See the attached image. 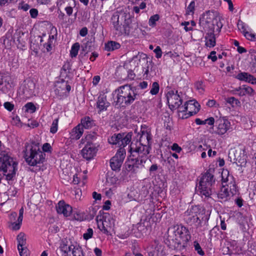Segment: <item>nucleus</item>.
<instances>
[{
	"mask_svg": "<svg viewBox=\"0 0 256 256\" xmlns=\"http://www.w3.org/2000/svg\"><path fill=\"white\" fill-rule=\"evenodd\" d=\"M208 170L202 174L198 186V192L202 198L208 200L211 198L212 186L215 183L214 175Z\"/></svg>",
	"mask_w": 256,
	"mask_h": 256,
	"instance_id": "nucleus-8",
	"label": "nucleus"
},
{
	"mask_svg": "<svg viewBox=\"0 0 256 256\" xmlns=\"http://www.w3.org/2000/svg\"><path fill=\"white\" fill-rule=\"evenodd\" d=\"M246 39L251 41H256V34L246 32L244 34Z\"/></svg>",
	"mask_w": 256,
	"mask_h": 256,
	"instance_id": "nucleus-47",
	"label": "nucleus"
},
{
	"mask_svg": "<svg viewBox=\"0 0 256 256\" xmlns=\"http://www.w3.org/2000/svg\"><path fill=\"white\" fill-rule=\"evenodd\" d=\"M64 10L68 16H70L72 14L73 8L72 6H66Z\"/></svg>",
	"mask_w": 256,
	"mask_h": 256,
	"instance_id": "nucleus-64",
	"label": "nucleus"
},
{
	"mask_svg": "<svg viewBox=\"0 0 256 256\" xmlns=\"http://www.w3.org/2000/svg\"><path fill=\"white\" fill-rule=\"evenodd\" d=\"M110 106V103L107 100L106 96L104 94H100L97 98L96 104V108L97 110L98 114H100L102 112L107 110Z\"/></svg>",
	"mask_w": 256,
	"mask_h": 256,
	"instance_id": "nucleus-19",
	"label": "nucleus"
},
{
	"mask_svg": "<svg viewBox=\"0 0 256 256\" xmlns=\"http://www.w3.org/2000/svg\"><path fill=\"white\" fill-rule=\"evenodd\" d=\"M22 220H20L18 218L16 222H12V229L14 230H18L20 228Z\"/></svg>",
	"mask_w": 256,
	"mask_h": 256,
	"instance_id": "nucleus-44",
	"label": "nucleus"
},
{
	"mask_svg": "<svg viewBox=\"0 0 256 256\" xmlns=\"http://www.w3.org/2000/svg\"><path fill=\"white\" fill-rule=\"evenodd\" d=\"M226 101L227 103L231 104L232 106H234V104L235 105H238L240 103V101L234 96L228 98L226 99Z\"/></svg>",
	"mask_w": 256,
	"mask_h": 256,
	"instance_id": "nucleus-46",
	"label": "nucleus"
},
{
	"mask_svg": "<svg viewBox=\"0 0 256 256\" xmlns=\"http://www.w3.org/2000/svg\"><path fill=\"white\" fill-rule=\"evenodd\" d=\"M57 34V29L55 26H53L50 29V34L48 41L52 42L53 40L56 38Z\"/></svg>",
	"mask_w": 256,
	"mask_h": 256,
	"instance_id": "nucleus-37",
	"label": "nucleus"
},
{
	"mask_svg": "<svg viewBox=\"0 0 256 256\" xmlns=\"http://www.w3.org/2000/svg\"><path fill=\"white\" fill-rule=\"evenodd\" d=\"M171 150L176 153H180L182 150V148L180 146L176 143H174L172 144V145L171 146Z\"/></svg>",
	"mask_w": 256,
	"mask_h": 256,
	"instance_id": "nucleus-51",
	"label": "nucleus"
},
{
	"mask_svg": "<svg viewBox=\"0 0 256 256\" xmlns=\"http://www.w3.org/2000/svg\"><path fill=\"white\" fill-rule=\"evenodd\" d=\"M24 107L25 108V110L28 112H30L31 113H33V112H35L36 110V106L32 102H29L26 103L24 105Z\"/></svg>",
	"mask_w": 256,
	"mask_h": 256,
	"instance_id": "nucleus-39",
	"label": "nucleus"
},
{
	"mask_svg": "<svg viewBox=\"0 0 256 256\" xmlns=\"http://www.w3.org/2000/svg\"><path fill=\"white\" fill-rule=\"evenodd\" d=\"M74 249L72 252V256H85V254L82 247L74 248Z\"/></svg>",
	"mask_w": 256,
	"mask_h": 256,
	"instance_id": "nucleus-41",
	"label": "nucleus"
},
{
	"mask_svg": "<svg viewBox=\"0 0 256 256\" xmlns=\"http://www.w3.org/2000/svg\"><path fill=\"white\" fill-rule=\"evenodd\" d=\"M208 58L210 59L213 62H216L218 60V57L216 56V52L214 50L212 51L210 55L208 56Z\"/></svg>",
	"mask_w": 256,
	"mask_h": 256,
	"instance_id": "nucleus-54",
	"label": "nucleus"
},
{
	"mask_svg": "<svg viewBox=\"0 0 256 256\" xmlns=\"http://www.w3.org/2000/svg\"><path fill=\"white\" fill-rule=\"evenodd\" d=\"M4 106L9 112H12L14 108V104L8 102H5L4 104Z\"/></svg>",
	"mask_w": 256,
	"mask_h": 256,
	"instance_id": "nucleus-52",
	"label": "nucleus"
},
{
	"mask_svg": "<svg viewBox=\"0 0 256 256\" xmlns=\"http://www.w3.org/2000/svg\"><path fill=\"white\" fill-rule=\"evenodd\" d=\"M104 47L106 50L111 52L119 49L120 48V44L116 41L110 40L105 44Z\"/></svg>",
	"mask_w": 256,
	"mask_h": 256,
	"instance_id": "nucleus-31",
	"label": "nucleus"
},
{
	"mask_svg": "<svg viewBox=\"0 0 256 256\" xmlns=\"http://www.w3.org/2000/svg\"><path fill=\"white\" fill-rule=\"evenodd\" d=\"M81 247L79 245H74L71 243L68 244V241H62L60 244V250L62 254V256H69V253L74 250V248Z\"/></svg>",
	"mask_w": 256,
	"mask_h": 256,
	"instance_id": "nucleus-23",
	"label": "nucleus"
},
{
	"mask_svg": "<svg viewBox=\"0 0 256 256\" xmlns=\"http://www.w3.org/2000/svg\"><path fill=\"white\" fill-rule=\"evenodd\" d=\"M98 217L97 218V219ZM98 226L100 230L104 234L106 235L110 234V232L114 226V220L108 213H104L102 218L100 219V221L102 222L100 224L98 220Z\"/></svg>",
	"mask_w": 256,
	"mask_h": 256,
	"instance_id": "nucleus-15",
	"label": "nucleus"
},
{
	"mask_svg": "<svg viewBox=\"0 0 256 256\" xmlns=\"http://www.w3.org/2000/svg\"><path fill=\"white\" fill-rule=\"evenodd\" d=\"M94 231L92 228H88L87 229L86 232L84 234L83 238L86 240H88L91 238L93 236Z\"/></svg>",
	"mask_w": 256,
	"mask_h": 256,
	"instance_id": "nucleus-45",
	"label": "nucleus"
},
{
	"mask_svg": "<svg viewBox=\"0 0 256 256\" xmlns=\"http://www.w3.org/2000/svg\"><path fill=\"white\" fill-rule=\"evenodd\" d=\"M213 12L210 10L206 11L203 14V18L206 20V22L209 23L212 20V16H213Z\"/></svg>",
	"mask_w": 256,
	"mask_h": 256,
	"instance_id": "nucleus-48",
	"label": "nucleus"
},
{
	"mask_svg": "<svg viewBox=\"0 0 256 256\" xmlns=\"http://www.w3.org/2000/svg\"><path fill=\"white\" fill-rule=\"evenodd\" d=\"M222 187L218 194L220 202H222L228 200L230 196L236 193V185L232 175L229 174L227 170H223L222 173Z\"/></svg>",
	"mask_w": 256,
	"mask_h": 256,
	"instance_id": "nucleus-7",
	"label": "nucleus"
},
{
	"mask_svg": "<svg viewBox=\"0 0 256 256\" xmlns=\"http://www.w3.org/2000/svg\"><path fill=\"white\" fill-rule=\"evenodd\" d=\"M205 46L206 48H214L216 44V35L214 32H210L206 34L204 37Z\"/></svg>",
	"mask_w": 256,
	"mask_h": 256,
	"instance_id": "nucleus-27",
	"label": "nucleus"
},
{
	"mask_svg": "<svg viewBox=\"0 0 256 256\" xmlns=\"http://www.w3.org/2000/svg\"><path fill=\"white\" fill-rule=\"evenodd\" d=\"M151 146L136 144L131 143L128 160L126 162V169L133 173L138 172L144 168V164L148 158Z\"/></svg>",
	"mask_w": 256,
	"mask_h": 256,
	"instance_id": "nucleus-2",
	"label": "nucleus"
},
{
	"mask_svg": "<svg viewBox=\"0 0 256 256\" xmlns=\"http://www.w3.org/2000/svg\"><path fill=\"white\" fill-rule=\"evenodd\" d=\"M158 169V166L157 164H152L149 168V172L150 174L155 172Z\"/></svg>",
	"mask_w": 256,
	"mask_h": 256,
	"instance_id": "nucleus-62",
	"label": "nucleus"
},
{
	"mask_svg": "<svg viewBox=\"0 0 256 256\" xmlns=\"http://www.w3.org/2000/svg\"><path fill=\"white\" fill-rule=\"evenodd\" d=\"M26 238L23 232H20L16 237L18 250L20 256H28V248L26 246Z\"/></svg>",
	"mask_w": 256,
	"mask_h": 256,
	"instance_id": "nucleus-20",
	"label": "nucleus"
},
{
	"mask_svg": "<svg viewBox=\"0 0 256 256\" xmlns=\"http://www.w3.org/2000/svg\"><path fill=\"white\" fill-rule=\"evenodd\" d=\"M206 124H208L210 126H214V118L213 117H210L205 120Z\"/></svg>",
	"mask_w": 256,
	"mask_h": 256,
	"instance_id": "nucleus-63",
	"label": "nucleus"
},
{
	"mask_svg": "<svg viewBox=\"0 0 256 256\" xmlns=\"http://www.w3.org/2000/svg\"><path fill=\"white\" fill-rule=\"evenodd\" d=\"M52 150V148L49 143L46 142L43 144L42 151L44 153V152H51Z\"/></svg>",
	"mask_w": 256,
	"mask_h": 256,
	"instance_id": "nucleus-49",
	"label": "nucleus"
},
{
	"mask_svg": "<svg viewBox=\"0 0 256 256\" xmlns=\"http://www.w3.org/2000/svg\"><path fill=\"white\" fill-rule=\"evenodd\" d=\"M216 133L222 136L225 134L230 127V122L226 118H220L216 121Z\"/></svg>",
	"mask_w": 256,
	"mask_h": 256,
	"instance_id": "nucleus-18",
	"label": "nucleus"
},
{
	"mask_svg": "<svg viewBox=\"0 0 256 256\" xmlns=\"http://www.w3.org/2000/svg\"><path fill=\"white\" fill-rule=\"evenodd\" d=\"M148 86V82L146 81H142L137 86H136L138 88H138H140L141 89H145Z\"/></svg>",
	"mask_w": 256,
	"mask_h": 256,
	"instance_id": "nucleus-56",
	"label": "nucleus"
},
{
	"mask_svg": "<svg viewBox=\"0 0 256 256\" xmlns=\"http://www.w3.org/2000/svg\"><path fill=\"white\" fill-rule=\"evenodd\" d=\"M24 36V33L20 32H16L14 35V40L16 42L18 46L20 48H23L25 46L26 42L22 38V36Z\"/></svg>",
	"mask_w": 256,
	"mask_h": 256,
	"instance_id": "nucleus-30",
	"label": "nucleus"
},
{
	"mask_svg": "<svg viewBox=\"0 0 256 256\" xmlns=\"http://www.w3.org/2000/svg\"><path fill=\"white\" fill-rule=\"evenodd\" d=\"M56 212L59 214H62L64 216H69L72 212V207L66 204L64 200H60L56 206Z\"/></svg>",
	"mask_w": 256,
	"mask_h": 256,
	"instance_id": "nucleus-21",
	"label": "nucleus"
},
{
	"mask_svg": "<svg viewBox=\"0 0 256 256\" xmlns=\"http://www.w3.org/2000/svg\"><path fill=\"white\" fill-rule=\"evenodd\" d=\"M194 87L199 92L203 94L204 92V85L202 81H198L194 84Z\"/></svg>",
	"mask_w": 256,
	"mask_h": 256,
	"instance_id": "nucleus-40",
	"label": "nucleus"
},
{
	"mask_svg": "<svg viewBox=\"0 0 256 256\" xmlns=\"http://www.w3.org/2000/svg\"><path fill=\"white\" fill-rule=\"evenodd\" d=\"M17 166L18 163L8 154L0 153V170L3 171L7 180H12L15 176Z\"/></svg>",
	"mask_w": 256,
	"mask_h": 256,
	"instance_id": "nucleus-9",
	"label": "nucleus"
},
{
	"mask_svg": "<svg viewBox=\"0 0 256 256\" xmlns=\"http://www.w3.org/2000/svg\"><path fill=\"white\" fill-rule=\"evenodd\" d=\"M94 138V135L90 134L81 140V142L86 144L80 151V154L86 160L90 161L94 159L98 150L96 144L91 142Z\"/></svg>",
	"mask_w": 256,
	"mask_h": 256,
	"instance_id": "nucleus-10",
	"label": "nucleus"
},
{
	"mask_svg": "<svg viewBox=\"0 0 256 256\" xmlns=\"http://www.w3.org/2000/svg\"><path fill=\"white\" fill-rule=\"evenodd\" d=\"M228 246L224 248V254L232 255V254H238L240 251V248L238 246V242L235 240H230L228 242Z\"/></svg>",
	"mask_w": 256,
	"mask_h": 256,
	"instance_id": "nucleus-22",
	"label": "nucleus"
},
{
	"mask_svg": "<svg viewBox=\"0 0 256 256\" xmlns=\"http://www.w3.org/2000/svg\"><path fill=\"white\" fill-rule=\"evenodd\" d=\"M126 156L124 148H118L115 155L110 160V166L111 169L116 172H120L122 166Z\"/></svg>",
	"mask_w": 256,
	"mask_h": 256,
	"instance_id": "nucleus-13",
	"label": "nucleus"
},
{
	"mask_svg": "<svg viewBox=\"0 0 256 256\" xmlns=\"http://www.w3.org/2000/svg\"><path fill=\"white\" fill-rule=\"evenodd\" d=\"M74 217L76 220L80 222L84 221L86 219L84 214L80 211L74 212Z\"/></svg>",
	"mask_w": 256,
	"mask_h": 256,
	"instance_id": "nucleus-38",
	"label": "nucleus"
},
{
	"mask_svg": "<svg viewBox=\"0 0 256 256\" xmlns=\"http://www.w3.org/2000/svg\"><path fill=\"white\" fill-rule=\"evenodd\" d=\"M237 26L238 29L243 33V34L245 32H247L246 26L244 22L242 20H238L237 23Z\"/></svg>",
	"mask_w": 256,
	"mask_h": 256,
	"instance_id": "nucleus-43",
	"label": "nucleus"
},
{
	"mask_svg": "<svg viewBox=\"0 0 256 256\" xmlns=\"http://www.w3.org/2000/svg\"><path fill=\"white\" fill-rule=\"evenodd\" d=\"M194 250L196 251L197 253L201 256H203L204 254V251L202 250L200 244L197 241H194Z\"/></svg>",
	"mask_w": 256,
	"mask_h": 256,
	"instance_id": "nucleus-42",
	"label": "nucleus"
},
{
	"mask_svg": "<svg viewBox=\"0 0 256 256\" xmlns=\"http://www.w3.org/2000/svg\"><path fill=\"white\" fill-rule=\"evenodd\" d=\"M88 30L86 27L82 28L80 31V36L84 37L88 34Z\"/></svg>",
	"mask_w": 256,
	"mask_h": 256,
	"instance_id": "nucleus-61",
	"label": "nucleus"
},
{
	"mask_svg": "<svg viewBox=\"0 0 256 256\" xmlns=\"http://www.w3.org/2000/svg\"><path fill=\"white\" fill-rule=\"evenodd\" d=\"M208 146L206 144L203 145L200 144L196 146V150L197 152H204L208 149Z\"/></svg>",
	"mask_w": 256,
	"mask_h": 256,
	"instance_id": "nucleus-55",
	"label": "nucleus"
},
{
	"mask_svg": "<svg viewBox=\"0 0 256 256\" xmlns=\"http://www.w3.org/2000/svg\"><path fill=\"white\" fill-rule=\"evenodd\" d=\"M13 86V82L9 73L0 70V90L6 94Z\"/></svg>",
	"mask_w": 256,
	"mask_h": 256,
	"instance_id": "nucleus-17",
	"label": "nucleus"
},
{
	"mask_svg": "<svg viewBox=\"0 0 256 256\" xmlns=\"http://www.w3.org/2000/svg\"><path fill=\"white\" fill-rule=\"evenodd\" d=\"M111 205V202L109 200H107L104 202V204L102 206V210H108L110 209V206Z\"/></svg>",
	"mask_w": 256,
	"mask_h": 256,
	"instance_id": "nucleus-58",
	"label": "nucleus"
},
{
	"mask_svg": "<svg viewBox=\"0 0 256 256\" xmlns=\"http://www.w3.org/2000/svg\"><path fill=\"white\" fill-rule=\"evenodd\" d=\"M236 78L240 81L245 82L252 84H256V78L251 74L246 72H240Z\"/></svg>",
	"mask_w": 256,
	"mask_h": 256,
	"instance_id": "nucleus-24",
	"label": "nucleus"
},
{
	"mask_svg": "<svg viewBox=\"0 0 256 256\" xmlns=\"http://www.w3.org/2000/svg\"><path fill=\"white\" fill-rule=\"evenodd\" d=\"M81 126H82L83 130L90 129L95 126L94 120L88 116H86L82 118L80 123L78 124Z\"/></svg>",
	"mask_w": 256,
	"mask_h": 256,
	"instance_id": "nucleus-29",
	"label": "nucleus"
},
{
	"mask_svg": "<svg viewBox=\"0 0 256 256\" xmlns=\"http://www.w3.org/2000/svg\"><path fill=\"white\" fill-rule=\"evenodd\" d=\"M59 121V118H55L50 128V132L54 134H56L58 130V124Z\"/></svg>",
	"mask_w": 256,
	"mask_h": 256,
	"instance_id": "nucleus-36",
	"label": "nucleus"
},
{
	"mask_svg": "<svg viewBox=\"0 0 256 256\" xmlns=\"http://www.w3.org/2000/svg\"><path fill=\"white\" fill-rule=\"evenodd\" d=\"M52 42L48 41L43 44V47L46 48V52H50L52 49Z\"/></svg>",
	"mask_w": 256,
	"mask_h": 256,
	"instance_id": "nucleus-50",
	"label": "nucleus"
},
{
	"mask_svg": "<svg viewBox=\"0 0 256 256\" xmlns=\"http://www.w3.org/2000/svg\"><path fill=\"white\" fill-rule=\"evenodd\" d=\"M132 135L131 132L128 134H114L108 140V142L112 144H118L119 148H124L131 142Z\"/></svg>",
	"mask_w": 256,
	"mask_h": 256,
	"instance_id": "nucleus-16",
	"label": "nucleus"
},
{
	"mask_svg": "<svg viewBox=\"0 0 256 256\" xmlns=\"http://www.w3.org/2000/svg\"><path fill=\"white\" fill-rule=\"evenodd\" d=\"M152 140V135L150 133L147 132L142 131L139 140L136 142V144H141L142 146H151L150 142Z\"/></svg>",
	"mask_w": 256,
	"mask_h": 256,
	"instance_id": "nucleus-26",
	"label": "nucleus"
},
{
	"mask_svg": "<svg viewBox=\"0 0 256 256\" xmlns=\"http://www.w3.org/2000/svg\"><path fill=\"white\" fill-rule=\"evenodd\" d=\"M210 214L206 212L205 208L200 205L192 206L184 213V222L190 226L196 227L201 226L203 222H208Z\"/></svg>",
	"mask_w": 256,
	"mask_h": 256,
	"instance_id": "nucleus-4",
	"label": "nucleus"
},
{
	"mask_svg": "<svg viewBox=\"0 0 256 256\" xmlns=\"http://www.w3.org/2000/svg\"><path fill=\"white\" fill-rule=\"evenodd\" d=\"M237 92H238V94L240 96H252L254 94V89L246 84H244L238 88L236 89Z\"/></svg>",
	"mask_w": 256,
	"mask_h": 256,
	"instance_id": "nucleus-28",
	"label": "nucleus"
},
{
	"mask_svg": "<svg viewBox=\"0 0 256 256\" xmlns=\"http://www.w3.org/2000/svg\"><path fill=\"white\" fill-rule=\"evenodd\" d=\"M57 12L58 14V18L60 20H64L66 16L64 14L60 9V8H58Z\"/></svg>",
	"mask_w": 256,
	"mask_h": 256,
	"instance_id": "nucleus-59",
	"label": "nucleus"
},
{
	"mask_svg": "<svg viewBox=\"0 0 256 256\" xmlns=\"http://www.w3.org/2000/svg\"><path fill=\"white\" fill-rule=\"evenodd\" d=\"M23 154L26 162L30 166H37L43 164L45 160V153L42 151L38 144L34 142L25 144Z\"/></svg>",
	"mask_w": 256,
	"mask_h": 256,
	"instance_id": "nucleus-6",
	"label": "nucleus"
},
{
	"mask_svg": "<svg viewBox=\"0 0 256 256\" xmlns=\"http://www.w3.org/2000/svg\"><path fill=\"white\" fill-rule=\"evenodd\" d=\"M84 134V130L82 126H81L80 124H78L76 126L74 127L71 131L70 132L69 138L70 140H79Z\"/></svg>",
	"mask_w": 256,
	"mask_h": 256,
	"instance_id": "nucleus-25",
	"label": "nucleus"
},
{
	"mask_svg": "<svg viewBox=\"0 0 256 256\" xmlns=\"http://www.w3.org/2000/svg\"><path fill=\"white\" fill-rule=\"evenodd\" d=\"M80 48V45L78 42H76L72 45L70 50V56L71 58L76 57L78 55Z\"/></svg>",
	"mask_w": 256,
	"mask_h": 256,
	"instance_id": "nucleus-32",
	"label": "nucleus"
},
{
	"mask_svg": "<svg viewBox=\"0 0 256 256\" xmlns=\"http://www.w3.org/2000/svg\"><path fill=\"white\" fill-rule=\"evenodd\" d=\"M18 92L24 98H30L36 96V84L30 80H24L20 84Z\"/></svg>",
	"mask_w": 256,
	"mask_h": 256,
	"instance_id": "nucleus-14",
	"label": "nucleus"
},
{
	"mask_svg": "<svg viewBox=\"0 0 256 256\" xmlns=\"http://www.w3.org/2000/svg\"><path fill=\"white\" fill-rule=\"evenodd\" d=\"M166 235V244L170 248L176 251L185 250L191 239L188 228L182 224H174L169 227Z\"/></svg>",
	"mask_w": 256,
	"mask_h": 256,
	"instance_id": "nucleus-1",
	"label": "nucleus"
},
{
	"mask_svg": "<svg viewBox=\"0 0 256 256\" xmlns=\"http://www.w3.org/2000/svg\"><path fill=\"white\" fill-rule=\"evenodd\" d=\"M200 106L195 100L186 102L178 110V117L181 119H186L196 114L200 110Z\"/></svg>",
	"mask_w": 256,
	"mask_h": 256,
	"instance_id": "nucleus-11",
	"label": "nucleus"
},
{
	"mask_svg": "<svg viewBox=\"0 0 256 256\" xmlns=\"http://www.w3.org/2000/svg\"><path fill=\"white\" fill-rule=\"evenodd\" d=\"M115 106L126 108L130 106L138 99V88L130 84H124L119 86L114 92Z\"/></svg>",
	"mask_w": 256,
	"mask_h": 256,
	"instance_id": "nucleus-3",
	"label": "nucleus"
},
{
	"mask_svg": "<svg viewBox=\"0 0 256 256\" xmlns=\"http://www.w3.org/2000/svg\"><path fill=\"white\" fill-rule=\"evenodd\" d=\"M100 80V76H96L92 78V84L94 86H96Z\"/></svg>",
	"mask_w": 256,
	"mask_h": 256,
	"instance_id": "nucleus-60",
	"label": "nucleus"
},
{
	"mask_svg": "<svg viewBox=\"0 0 256 256\" xmlns=\"http://www.w3.org/2000/svg\"><path fill=\"white\" fill-rule=\"evenodd\" d=\"M30 14L32 18H36L38 15V10L36 8H32L30 10Z\"/></svg>",
	"mask_w": 256,
	"mask_h": 256,
	"instance_id": "nucleus-57",
	"label": "nucleus"
},
{
	"mask_svg": "<svg viewBox=\"0 0 256 256\" xmlns=\"http://www.w3.org/2000/svg\"><path fill=\"white\" fill-rule=\"evenodd\" d=\"M154 52L156 54V57L157 58H160L162 57V51L160 46H157L154 50Z\"/></svg>",
	"mask_w": 256,
	"mask_h": 256,
	"instance_id": "nucleus-53",
	"label": "nucleus"
},
{
	"mask_svg": "<svg viewBox=\"0 0 256 256\" xmlns=\"http://www.w3.org/2000/svg\"><path fill=\"white\" fill-rule=\"evenodd\" d=\"M167 102L171 110H180L183 102L184 94L178 90H170L166 94Z\"/></svg>",
	"mask_w": 256,
	"mask_h": 256,
	"instance_id": "nucleus-12",
	"label": "nucleus"
},
{
	"mask_svg": "<svg viewBox=\"0 0 256 256\" xmlns=\"http://www.w3.org/2000/svg\"><path fill=\"white\" fill-rule=\"evenodd\" d=\"M160 91V85L158 82H152L150 93L152 95H156Z\"/></svg>",
	"mask_w": 256,
	"mask_h": 256,
	"instance_id": "nucleus-34",
	"label": "nucleus"
},
{
	"mask_svg": "<svg viewBox=\"0 0 256 256\" xmlns=\"http://www.w3.org/2000/svg\"><path fill=\"white\" fill-rule=\"evenodd\" d=\"M119 15L114 14L112 17V25L118 35L124 34L134 36H138L141 29L139 28L138 21L134 19H125L122 27L119 22Z\"/></svg>",
	"mask_w": 256,
	"mask_h": 256,
	"instance_id": "nucleus-5",
	"label": "nucleus"
},
{
	"mask_svg": "<svg viewBox=\"0 0 256 256\" xmlns=\"http://www.w3.org/2000/svg\"><path fill=\"white\" fill-rule=\"evenodd\" d=\"M160 16L158 14H155L152 16L148 20V25L152 28H154L156 26V22L160 20Z\"/></svg>",
	"mask_w": 256,
	"mask_h": 256,
	"instance_id": "nucleus-35",
	"label": "nucleus"
},
{
	"mask_svg": "<svg viewBox=\"0 0 256 256\" xmlns=\"http://www.w3.org/2000/svg\"><path fill=\"white\" fill-rule=\"evenodd\" d=\"M196 8V2L194 0H192L186 8V15H193L194 12Z\"/></svg>",
	"mask_w": 256,
	"mask_h": 256,
	"instance_id": "nucleus-33",
	"label": "nucleus"
}]
</instances>
